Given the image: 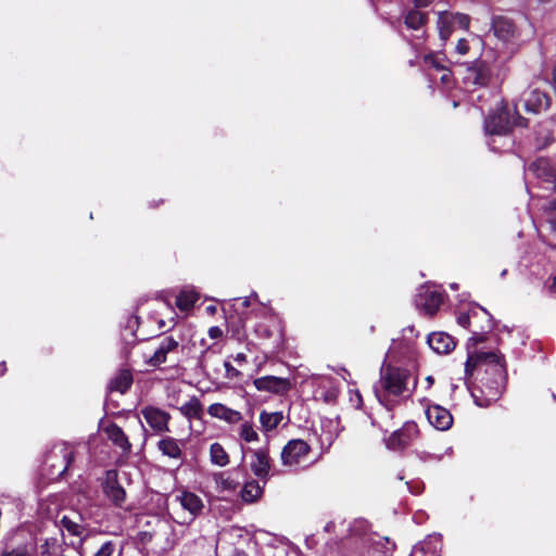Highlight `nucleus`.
I'll return each instance as SVG.
<instances>
[{
	"label": "nucleus",
	"mask_w": 556,
	"mask_h": 556,
	"mask_svg": "<svg viewBox=\"0 0 556 556\" xmlns=\"http://www.w3.org/2000/svg\"><path fill=\"white\" fill-rule=\"evenodd\" d=\"M409 377V371L406 369L382 367L380 379L374 389L377 400L390 409L394 405L391 397H399L407 391Z\"/></svg>",
	"instance_id": "f257e3e1"
},
{
	"label": "nucleus",
	"mask_w": 556,
	"mask_h": 556,
	"mask_svg": "<svg viewBox=\"0 0 556 556\" xmlns=\"http://www.w3.org/2000/svg\"><path fill=\"white\" fill-rule=\"evenodd\" d=\"M500 378H503L506 371L505 362L498 351H476L469 352L465 365L467 376H471L476 370L483 369Z\"/></svg>",
	"instance_id": "f03ea898"
},
{
	"label": "nucleus",
	"mask_w": 556,
	"mask_h": 556,
	"mask_svg": "<svg viewBox=\"0 0 556 556\" xmlns=\"http://www.w3.org/2000/svg\"><path fill=\"white\" fill-rule=\"evenodd\" d=\"M476 317H480L481 324L476 323L475 330H472L473 336L469 339V342H472L473 344L482 342L484 340L483 333L492 329V316L486 309L478 305L470 306L467 312L460 313L457 316V324L470 330L472 319H476Z\"/></svg>",
	"instance_id": "7ed1b4c3"
},
{
	"label": "nucleus",
	"mask_w": 556,
	"mask_h": 556,
	"mask_svg": "<svg viewBox=\"0 0 556 556\" xmlns=\"http://www.w3.org/2000/svg\"><path fill=\"white\" fill-rule=\"evenodd\" d=\"M526 178L532 182L535 179L536 187L552 192L556 190V172L546 159H538L526 170Z\"/></svg>",
	"instance_id": "20e7f679"
},
{
	"label": "nucleus",
	"mask_w": 556,
	"mask_h": 556,
	"mask_svg": "<svg viewBox=\"0 0 556 556\" xmlns=\"http://www.w3.org/2000/svg\"><path fill=\"white\" fill-rule=\"evenodd\" d=\"M469 23L470 18L466 14L448 11L439 12L437 24L441 40L446 41L457 28L468 29Z\"/></svg>",
	"instance_id": "39448f33"
},
{
	"label": "nucleus",
	"mask_w": 556,
	"mask_h": 556,
	"mask_svg": "<svg viewBox=\"0 0 556 556\" xmlns=\"http://www.w3.org/2000/svg\"><path fill=\"white\" fill-rule=\"evenodd\" d=\"M466 87H485L491 80L490 66L481 60H477L467 66L463 77Z\"/></svg>",
	"instance_id": "423d86ee"
},
{
	"label": "nucleus",
	"mask_w": 556,
	"mask_h": 556,
	"mask_svg": "<svg viewBox=\"0 0 556 556\" xmlns=\"http://www.w3.org/2000/svg\"><path fill=\"white\" fill-rule=\"evenodd\" d=\"M309 446L303 440L289 442L281 453L283 465L290 467L301 466L307 463Z\"/></svg>",
	"instance_id": "0eeeda50"
},
{
	"label": "nucleus",
	"mask_w": 556,
	"mask_h": 556,
	"mask_svg": "<svg viewBox=\"0 0 556 556\" xmlns=\"http://www.w3.org/2000/svg\"><path fill=\"white\" fill-rule=\"evenodd\" d=\"M418 426L415 422H406L400 430L390 435L387 440V446L392 451L404 450L418 438Z\"/></svg>",
	"instance_id": "6e6552de"
},
{
	"label": "nucleus",
	"mask_w": 556,
	"mask_h": 556,
	"mask_svg": "<svg viewBox=\"0 0 556 556\" xmlns=\"http://www.w3.org/2000/svg\"><path fill=\"white\" fill-rule=\"evenodd\" d=\"M523 118H518L511 123L508 118L506 111H501L497 114L490 115L484 123L485 131L490 135H506L513 127V125L525 126Z\"/></svg>",
	"instance_id": "1a4fd4ad"
},
{
	"label": "nucleus",
	"mask_w": 556,
	"mask_h": 556,
	"mask_svg": "<svg viewBox=\"0 0 556 556\" xmlns=\"http://www.w3.org/2000/svg\"><path fill=\"white\" fill-rule=\"evenodd\" d=\"M72 460L73 451L67 443L56 444L47 456V462L51 467L59 469V475H63L68 469Z\"/></svg>",
	"instance_id": "9d476101"
},
{
	"label": "nucleus",
	"mask_w": 556,
	"mask_h": 556,
	"mask_svg": "<svg viewBox=\"0 0 556 556\" xmlns=\"http://www.w3.org/2000/svg\"><path fill=\"white\" fill-rule=\"evenodd\" d=\"M179 342L173 337H164L157 348L151 355H146V363L150 366L157 367L166 362L167 354L178 349Z\"/></svg>",
	"instance_id": "9b49d317"
},
{
	"label": "nucleus",
	"mask_w": 556,
	"mask_h": 556,
	"mask_svg": "<svg viewBox=\"0 0 556 556\" xmlns=\"http://www.w3.org/2000/svg\"><path fill=\"white\" fill-rule=\"evenodd\" d=\"M428 421L440 431L448 430L453 425V416L448 409L440 405H430L426 410Z\"/></svg>",
	"instance_id": "f8f14e48"
},
{
	"label": "nucleus",
	"mask_w": 556,
	"mask_h": 556,
	"mask_svg": "<svg viewBox=\"0 0 556 556\" xmlns=\"http://www.w3.org/2000/svg\"><path fill=\"white\" fill-rule=\"evenodd\" d=\"M443 302V294L437 290L427 288L418 293L416 303L427 314H434Z\"/></svg>",
	"instance_id": "ddd939ff"
},
{
	"label": "nucleus",
	"mask_w": 556,
	"mask_h": 556,
	"mask_svg": "<svg viewBox=\"0 0 556 556\" xmlns=\"http://www.w3.org/2000/svg\"><path fill=\"white\" fill-rule=\"evenodd\" d=\"M147 424L155 431H167L169 415L155 407H146L141 410Z\"/></svg>",
	"instance_id": "4468645a"
},
{
	"label": "nucleus",
	"mask_w": 556,
	"mask_h": 556,
	"mask_svg": "<svg viewBox=\"0 0 556 556\" xmlns=\"http://www.w3.org/2000/svg\"><path fill=\"white\" fill-rule=\"evenodd\" d=\"M525 110L530 113H538L541 110H545L549 106L548 97L538 90L531 89L523 93Z\"/></svg>",
	"instance_id": "2eb2a0df"
},
{
	"label": "nucleus",
	"mask_w": 556,
	"mask_h": 556,
	"mask_svg": "<svg viewBox=\"0 0 556 556\" xmlns=\"http://www.w3.org/2000/svg\"><path fill=\"white\" fill-rule=\"evenodd\" d=\"M442 540L440 534L429 535L425 541L414 546L410 556H441Z\"/></svg>",
	"instance_id": "dca6fc26"
},
{
	"label": "nucleus",
	"mask_w": 556,
	"mask_h": 556,
	"mask_svg": "<svg viewBox=\"0 0 556 556\" xmlns=\"http://www.w3.org/2000/svg\"><path fill=\"white\" fill-rule=\"evenodd\" d=\"M103 491L106 497L115 505H121L125 501V490L118 484L116 473L114 471L108 472Z\"/></svg>",
	"instance_id": "f3484780"
},
{
	"label": "nucleus",
	"mask_w": 556,
	"mask_h": 556,
	"mask_svg": "<svg viewBox=\"0 0 556 556\" xmlns=\"http://www.w3.org/2000/svg\"><path fill=\"white\" fill-rule=\"evenodd\" d=\"M428 344L438 354H447L455 348L454 339L445 332L429 334Z\"/></svg>",
	"instance_id": "a211bd4d"
},
{
	"label": "nucleus",
	"mask_w": 556,
	"mask_h": 556,
	"mask_svg": "<svg viewBox=\"0 0 556 556\" xmlns=\"http://www.w3.org/2000/svg\"><path fill=\"white\" fill-rule=\"evenodd\" d=\"M207 413L210 416L224 420L228 424H237L242 418L240 412L229 408L222 403H214L210 405L207 408Z\"/></svg>",
	"instance_id": "6ab92c4d"
},
{
	"label": "nucleus",
	"mask_w": 556,
	"mask_h": 556,
	"mask_svg": "<svg viewBox=\"0 0 556 556\" xmlns=\"http://www.w3.org/2000/svg\"><path fill=\"white\" fill-rule=\"evenodd\" d=\"M182 445L184 443L172 437H165L157 442V447L162 452V454L174 459L181 458Z\"/></svg>",
	"instance_id": "aec40b11"
},
{
	"label": "nucleus",
	"mask_w": 556,
	"mask_h": 556,
	"mask_svg": "<svg viewBox=\"0 0 556 556\" xmlns=\"http://www.w3.org/2000/svg\"><path fill=\"white\" fill-rule=\"evenodd\" d=\"M492 26L494 35L503 41H508L516 36L515 25L505 17L494 18Z\"/></svg>",
	"instance_id": "412c9836"
},
{
	"label": "nucleus",
	"mask_w": 556,
	"mask_h": 556,
	"mask_svg": "<svg viewBox=\"0 0 556 556\" xmlns=\"http://www.w3.org/2000/svg\"><path fill=\"white\" fill-rule=\"evenodd\" d=\"M251 470L255 476L264 478L269 470V458L265 451L257 450L252 452Z\"/></svg>",
	"instance_id": "4be33fe9"
},
{
	"label": "nucleus",
	"mask_w": 556,
	"mask_h": 556,
	"mask_svg": "<svg viewBox=\"0 0 556 556\" xmlns=\"http://www.w3.org/2000/svg\"><path fill=\"white\" fill-rule=\"evenodd\" d=\"M181 507L188 510L192 516L200 514L203 509V501L200 496L192 492L184 491L180 495L177 496Z\"/></svg>",
	"instance_id": "5701e85b"
},
{
	"label": "nucleus",
	"mask_w": 556,
	"mask_h": 556,
	"mask_svg": "<svg viewBox=\"0 0 556 556\" xmlns=\"http://www.w3.org/2000/svg\"><path fill=\"white\" fill-rule=\"evenodd\" d=\"M105 433L108 438L124 453H129L131 448V444L128 441V438L124 433V431L116 425H110L105 429Z\"/></svg>",
	"instance_id": "b1692460"
},
{
	"label": "nucleus",
	"mask_w": 556,
	"mask_h": 556,
	"mask_svg": "<svg viewBox=\"0 0 556 556\" xmlns=\"http://www.w3.org/2000/svg\"><path fill=\"white\" fill-rule=\"evenodd\" d=\"M199 300V293L191 287L184 288L176 298V305L181 312L190 311Z\"/></svg>",
	"instance_id": "393cba45"
},
{
	"label": "nucleus",
	"mask_w": 556,
	"mask_h": 556,
	"mask_svg": "<svg viewBox=\"0 0 556 556\" xmlns=\"http://www.w3.org/2000/svg\"><path fill=\"white\" fill-rule=\"evenodd\" d=\"M263 489L256 481H248L241 490V498L245 503H253L262 495Z\"/></svg>",
	"instance_id": "a878e982"
},
{
	"label": "nucleus",
	"mask_w": 556,
	"mask_h": 556,
	"mask_svg": "<svg viewBox=\"0 0 556 556\" xmlns=\"http://www.w3.org/2000/svg\"><path fill=\"white\" fill-rule=\"evenodd\" d=\"M210 459L212 464L219 467H225L229 464V455L223 445L217 442L210 446Z\"/></svg>",
	"instance_id": "bb28decb"
},
{
	"label": "nucleus",
	"mask_w": 556,
	"mask_h": 556,
	"mask_svg": "<svg viewBox=\"0 0 556 556\" xmlns=\"http://www.w3.org/2000/svg\"><path fill=\"white\" fill-rule=\"evenodd\" d=\"M179 410L188 419L200 418L201 414H202V405H201L199 399L193 396L188 402L182 404L179 407Z\"/></svg>",
	"instance_id": "cd10ccee"
},
{
	"label": "nucleus",
	"mask_w": 556,
	"mask_h": 556,
	"mask_svg": "<svg viewBox=\"0 0 556 556\" xmlns=\"http://www.w3.org/2000/svg\"><path fill=\"white\" fill-rule=\"evenodd\" d=\"M215 483L218 492H233L238 486L237 480L224 472L215 476Z\"/></svg>",
	"instance_id": "c85d7f7f"
},
{
	"label": "nucleus",
	"mask_w": 556,
	"mask_h": 556,
	"mask_svg": "<svg viewBox=\"0 0 556 556\" xmlns=\"http://www.w3.org/2000/svg\"><path fill=\"white\" fill-rule=\"evenodd\" d=\"M427 21V15L418 10H409L404 18L408 28L419 29Z\"/></svg>",
	"instance_id": "c756f323"
},
{
	"label": "nucleus",
	"mask_w": 556,
	"mask_h": 556,
	"mask_svg": "<svg viewBox=\"0 0 556 556\" xmlns=\"http://www.w3.org/2000/svg\"><path fill=\"white\" fill-rule=\"evenodd\" d=\"M254 386L260 391L271 393L278 392V378L275 376H265L254 380Z\"/></svg>",
	"instance_id": "7c9ffc66"
},
{
	"label": "nucleus",
	"mask_w": 556,
	"mask_h": 556,
	"mask_svg": "<svg viewBox=\"0 0 556 556\" xmlns=\"http://www.w3.org/2000/svg\"><path fill=\"white\" fill-rule=\"evenodd\" d=\"M262 430L269 433L278 426V413H267L263 410L260 415Z\"/></svg>",
	"instance_id": "2f4dec72"
},
{
	"label": "nucleus",
	"mask_w": 556,
	"mask_h": 556,
	"mask_svg": "<svg viewBox=\"0 0 556 556\" xmlns=\"http://www.w3.org/2000/svg\"><path fill=\"white\" fill-rule=\"evenodd\" d=\"M132 378L129 372L124 371L119 374L112 382L111 389L121 393H125L131 386Z\"/></svg>",
	"instance_id": "473e14b6"
},
{
	"label": "nucleus",
	"mask_w": 556,
	"mask_h": 556,
	"mask_svg": "<svg viewBox=\"0 0 556 556\" xmlns=\"http://www.w3.org/2000/svg\"><path fill=\"white\" fill-rule=\"evenodd\" d=\"M239 437L241 440L247 443L256 442L258 440V434L254 430L253 426L249 422H244L239 428Z\"/></svg>",
	"instance_id": "72a5a7b5"
},
{
	"label": "nucleus",
	"mask_w": 556,
	"mask_h": 556,
	"mask_svg": "<svg viewBox=\"0 0 556 556\" xmlns=\"http://www.w3.org/2000/svg\"><path fill=\"white\" fill-rule=\"evenodd\" d=\"M424 64L428 70H435L438 72L445 66L443 59L433 53L425 55Z\"/></svg>",
	"instance_id": "f704fd0d"
},
{
	"label": "nucleus",
	"mask_w": 556,
	"mask_h": 556,
	"mask_svg": "<svg viewBox=\"0 0 556 556\" xmlns=\"http://www.w3.org/2000/svg\"><path fill=\"white\" fill-rule=\"evenodd\" d=\"M543 210L547 213V222L551 228L556 232V199L548 201L543 205Z\"/></svg>",
	"instance_id": "c9c22d12"
},
{
	"label": "nucleus",
	"mask_w": 556,
	"mask_h": 556,
	"mask_svg": "<svg viewBox=\"0 0 556 556\" xmlns=\"http://www.w3.org/2000/svg\"><path fill=\"white\" fill-rule=\"evenodd\" d=\"M62 526L73 535H80L81 533V527L72 521L70 518L67 517H63L62 520Z\"/></svg>",
	"instance_id": "e433bc0d"
},
{
	"label": "nucleus",
	"mask_w": 556,
	"mask_h": 556,
	"mask_svg": "<svg viewBox=\"0 0 556 556\" xmlns=\"http://www.w3.org/2000/svg\"><path fill=\"white\" fill-rule=\"evenodd\" d=\"M316 394L319 395L326 403H331L337 399L338 390L330 386L326 392L317 391Z\"/></svg>",
	"instance_id": "4c0bfd02"
},
{
	"label": "nucleus",
	"mask_w": 556,
	"mask_h": 556,
	"mask_svg": "<svg viewBox=\"0 0 556 556\" xmlns=\"http://www.w3.org/2000/svg\"><path fill=\"white\" fill-rule=\"evenodd\" d=\"M350 402L355 408H362L363 397L358 390H350Z\"/></svg>",
	"instance_id": "58836bf2"
},
{
	"label": "nucleus",
	"mask_w": 556,
	"mask_h": 556,
	"mask_svg": "<svg viewBox=\"0 0 556 556\" xmlns=\"http://www.w3.org/2000/svg\"><path fill=\"white\" fill-rule=\"evenodd\" d=\"M114 544L111 541L105 542L93 556H112Z\"/></svg>",
	"instance_id": "ea45409f"
},
{
	"label": "nucleus",
	"mask_w": 556,
	"mask_h": 556,
	"mask_svg": "<svg viewBox=\"0 0 556 556\" xmlns=\"http://www.w3.org/2000/svg\"><path fill=\"white\" fill-rule=\"evenodd\" d=\"M0 556H27V549L25 546H18L11 551H4Z\"/></svg>",
	"instance_id": "a19ab883"
},
{
	"label": "nucleus",
	"mask_w": 556,
	"mask_h": 556,
	"mask_svg": "<svg viewBox=\"0 0 556 556\" xmlns=\"http://www.w3.org/2000/svg\"><path fill=\"white\" fill-rule=\"evenodd\" d=\"M439 72L441 73V76H440L441 83L444 84V85H448L451 83V79H452L451 71L446 66H444Z\"/></svg>",
	"instance_id": "79ce46f5"
},
{
	"label": "nucleus",
	"mask_w": 556,
	"mask_h": 556,
	"mask_svg": "<svg viewBox=\"0 0 556 556\" xmlns=\"http://www.w3.org/2000/svg\"><path fill=\"white\" fill-rule=\"evenodd\" d=\"M456 51L462 55L466 54L469 51L468 41L464 38L459 39L456 45Z\"/></svg>",
	"instance_id": "37998d69"
},
{
	"label": "nucleus",
	"mask_w": 556,
	"mask_h": 556,
	"mask_svg": "<svg viewBox=\"0 0 556 556\" xmlns=\"http://www.w3.org/2000/svg\"><path fill=\"white\" fill-rule=\"evenodd\" d=\"M225 369L228 378H235L239 375V371L228 362L225 363Z\"/></svg>",
	"instance_id": "c03bdc74"
},
{
	"label": "nucleus",
	"mask_w": 556,
	"mask_h": 556,
	"mask_svg": "<svg viewBox=\"0 0 556 556\" xmlns=\"http://www.w3.org/2000/svg\"><path fill=\"white\" fill-rule=\"evenodd\" d=\"M208 336L211 339H218L223 336V331L219 327L213 326L208 329Z\"/></svg>",
	"instance_id": "a18cd8bd"
},
{
	"label": "nucleus",
	"mask_w": 556,
	"mask_h": 556,
	"mask_svg": "<svg viewBox=\"0 0 556 556\" xmlns=\"http://www.w3.org/2000/svg\"><path fill=\"white\" fill-rule=\"evenodd\" d=\"M279 384H280V393L282 391H287L291 388V382L288 379L280 378Z\"/></svg>",
	"instance_id": "49530a36"
},
{
	"label": "nucleus",
	"mask_w": 556,
	"mask_h": 556,
	"mask_svg": "<svg viewBox=\"0 0 556 556\" xmlns=\"http://www.w3.org/2000/svg\"><path fill=\"white\" fill-rule=\"evenodd\" d=\"M433 0H415V5L417 8H426L428 7Z\"/></svg>",
	"instance_id": "de8ad7c7"
},
{
	"label": "nucleus",
	"mask_w": 556,
	"mask_h": 556,
	"mask_svg": "<svg viewBox=\"0 0 556 556\" xmlns=\"http://www.w3.org/2000/svg\"><path fill=\"white\" fill-rule=\"evenodd\" d=\"M235 362L237 363H243L245 362L247 359V356L244 353H238L235 357H233Z\"/></svg>",
	"instance_id": "09e8293b"
},
{
	"label": "nucleus",
	"mask_w": 556,
	"mask_h": 556,
	"mask_svg": "<svg viewBox=\"0 0 556 556\" xmlns=\"http://www.w3.org/2000/svg\"><path fill=\"white\" fill-rule=\"evenodd\" d=\"M334 438H336L334 435H328V437H326L325 439H323V440H321V441H323V444H324L325 442H327L328 446H330V445L332 444V442H333Z\"/></svg>",
	"instance_id": "8fccbe9b"
},
{
	"label": "nucleus",
	"mask_w": 556,
	"mask_h": 556,
	"mask_svg": "<svg viewBox=\"0 0 556 556\" xmlns=\"http://www.w3.org/2000/svg\"><path fill=\"white\" fill-rule=\"evenodd\" d=\"M552 81H553V86L556 88V65L553 68V79H552Z\"/></svg>",
	"instance_id": "3c124183"
},
{
	"label": "nucleus",
	"mask_w": 556,
	"mask_h": 556,
	"mask_svg": "<svg viewBox=\"0 0 556 556\" xmlns=\"http://www.w3.org/2000/svg\"><path fill=\"white\" fill-rule=\"evenodd\" d=\"M476 323L478 324H481V319L480 317H476V319H472V324H471V331L475 330V325Z\"/></svg>",
	"instance_id": "603ef678"
},
{
	"label": "nucleus",
	"mask_w": 556,
	"mask_h": 556,
	"mask_svg": "<svg viewBox=\"0 0 556 556\" xmlns=\"http://www.w3.org/2000/svg\"><path fill=\"white\" fill-rule=\"evenodd\" d=\"M426 381L428 383V388H430L433 384V382H434L433 377H431V376H428L426 378Z\"/></svg>",
	"instance_id": "864d4df0"
},
{
	"label": "nucleus",
	"mask_w": 556,
	"mask_h": 556,
	"mask_svg": "<svg viewBox=\"0 0 556 556\" xmlns=\"http://www.w3.org/2000/svg\"><path fill=\"white\" fill-rule=\"evenodd\" d=\"M7 370V366H5V363H1L0 364V376L3 375Z\"/></svg>",
	"instance_id": "5fc2aeb1"
},
{
	"label": "nucleus",
	"mask_w": 556,
	"mask_h": 556,
	"mask_svg": "<svg viewBox=\"0 0 556 556\" xmlns=\"http://www.w3.org/2000/svg\"><path fill=\"white\" fill-rule=\"evenodd\" d=\"M232 556H248V555L245 553H243V552H235L232 554Z\"/></svg>",
	"instance_id": "6e6d98bb"
},
{
	"label": "nucleus",
	"mask_w": 556,
	"mask_h": 556,
	"mask_svg": "<svg viewBox=\"0 0 556 556\" xmlns=\"http://www.w3.org/2000/svg\"><path fill=\"white\" fill-rule=\"evenodd\" d=\"M207 311H208L211 314H213V313H215L216 308H215L214 306H208V307H207Z\"/></svg>",
	"instance_id": "4d7b16f0"
},
{
	"label": "nucleus",
	"mask_w": 556,
	"mask_h": 556,
	"mask_svg": "<svg viewBox=\"0 0 556 556\" xmlns=\"http://www.w3.org/2000/svg\"><path fill=\"white\" fill-rule=\"evenodd\" d=\"M552 289H553L554 291H556V276H555V277H554V279H553Z\"/></svg>",
	"instance_id": "13d9d810"
},
{
	"label": "nucleus",
	"mask_w": 556,
	"mask_h": 556,
	"mask_svg": "<svg viewBox=\"0 0 556 556\" xmlns=\"http://www.w3.org/2000/svg\"><path fill=\"white\" fill-rule=\"evenodd\" d=\"M506 273H507V270H506V269H504V270L502 271V274H501V275H502V277H504V276L506 275Z\"/></svg>",
	"instance_id": "bf43d9fd"
},
{
	"label": "nucleus",
	"mask_w": 556,
	"mask_h": 556,
	"mask_svg": "<svg viewBox=\"0 0 556 556\" xmlns=\"http://www.w3.org/2000/svg\"><path fill=\"white\" fill-rule=\"evenodd\" d=\"M451 287H452L453 289H456V288H457V286H456L455 283L451 285Z\"/></svg>",
	"instance_id": "052dcab7"
}]
</instances>
